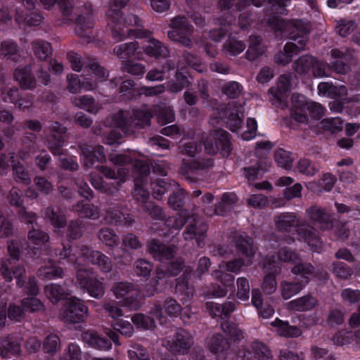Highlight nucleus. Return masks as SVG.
<instances>
[{
  "label": "nucleus",
  "mask_w": 360,
  "mask_h": 360,
  "mask_svg": "<svg viewBox=\"0 0 360 360\" xmlns=\"http://www.w3.org/2000/svg\"><path fill=\"white\" fill-rule=\"evenodd\" d=\"M108 26L112 30L114 38L123 40L127 36H134L136 38H146V44L141 43L145 53L155 58H166L169 56V51L160 41L155 39L152 36L139 28L134 29V26L141 25V20L136 15H130L124 20L121 19V13L117 9L113 8V5L108 10Z\"/></svg>",
  "instance_id": "nucleus-1"
},
{
  "label": "nucleus",
  "mask_w": 360,
  "mask_h": 360,
  "mask_svg": "<svg viewBox=\"0 0 360 360\" xmlns=\"http://www.w3.org/2000/svg\"><path fill=\"white\" fill-rule=\"evenodd\" d=\"M148 249L153 257L158 260L169 259L174 252V248L166 247L160 242L152 240L148 243Z\"/></svg>",
  "instance_id": "nucleus-34"
},
{
  "label": "nucleus",
  "mask_w": 360,
  "mask_h": 360,
  "mask_svg": "<svg viewBox=\"0 0 360 360\" xmlns=\"http://www.w3.org/2000/svg\"><path fill=\"white\" fill-rule=\"evenodd\" d=\"M244 112L245 109L241 104L231 101L226 106L224 112L221 113L220 118L224 120L230 130L239 133Z\"/></svg>",
  "instance_id": "nucleus-13"
},
{
  "label": "nucleus",
  "mask_w": 360,
  "mask_h": 360,
  "mask_svg": "<svg viewBox=\"0 0 360 360\" xmlns=\"http://www.w3.org/2000/svg\"><path fill=\"white\" fill-rule=\"evenodd\" d=\"M268 23L271 29L276 32L280 31L281 36H289L297 43L296 44L294 42H288L284 46L283 51L276 55L275 59L277 63L286 65L291 61L295 54L304 49L307 41V34L309 31V27L302 21L295 20L287 22L275 15L269 19Z\"/></svg>",
  "instance_id": "nucleus-2"
},
{
  "label": "nucleus",
  "mask_w": 360,
  "mask_h": 360,
  "mask_svg": "<svg viewBox=\"0 0 360 360\" xmlns=\"http://www.w3.org/2000/svg\"><path fill=\"white\" fill-rule=\"evenodd\" d=\"M357 23L350 19H340L336 20L335 30L342 37H347L357 29Z\"/></svg>",
  "instance_id": "nucleus-40"
},
{
  "label": "nucleus",
  "mask_w": 360,
  "mask_h": 360,
  "mask_svg": "<svg viewBox=\"0 0 360 360\" xmlns=\"http://www.w3.org/2000/svg\"><path fill=\"white\" fill-rule=\"evenodd\" d=\"M189 81L186 76L181 72H177L176 75L175 81H171L169 83V90L173 93L181 91L184 87L187 86Z\"/></svg>",
  "instance_id": "nucleus-61"
},
{
  "label": "nucleus",
  "mask_w": 360,
  "mask_h": 360,
  "mask_svg": "<svg viewBox=\"0 0 360 360\" xmlns=\"http://www.w3.org/2000/svg\"><path fill=\"white\" fill-rule=\"evenodd\" d=\"M51 135L48 139L49 148L53 155H61V147L65 142L63 134L65 132V128L56 122L51 125Z\"/></svg>",
  "instance_id": "nucleus-24"
},
{
  "label": "nucleus",
  "mask_w": 360,
  "mask_h": 360,
  "mask_svg": "<svg viewBox=\"0 0 360 360\" xmlns=\"http://www.w3.org/2000/svg\"><path fill=\"white\" fill-rule=\"evenodd\" d=\"M314 58L309 56H305L300 58L295 62V70L300 74H305L308 72L309 69L312 68V65L314 63Z\"/></svg>",
  "instance_id": "nucleus-62"
},
{
  "label": "nucleus",
  "mask_w": 360,
  "mask_h": 360,
  "mask_svg": "<svg viewBox=\"0 0 360 360\" xmlns=\"http://www.w3.org/2000/svg\"><path fill=\"white\" fill-rule=\"evenodd\" d=\"M45 217L48 218L51 224L56 229L63 227L65 224V219L60 210L57 209L55 210L52 207H48L44 213Z\"/></svg>",
  "instance_id": "nucleus-54"
},
{
  "label": "nucleus",
  "mask_w": 360,
  "mask_h": 360,
  "mask_svg": "<svg viewBox=\"0 0 360 360\" xmlns=\"http://www.w3.org/2000/svg\"><path fill=\"white\" fill-rule=\"evenodd\" d=\"M201 145L192 140L184 143L182 153L186 154L190 159H184L182 169L186 172H193L200 169L206 168L212 165V161L207 160L202 163L194 159L195 155L200 150Z\"/></svg>",
  "instance_id": "nucleus-11"
},
{
  "label": "nucleus",
  "mask_w": 360,
  "mask_h": 360,
  "mask_svg": "<svg viewBox=\"0 0 360 360\" xmlns=\"http://www.w3.org/2000/svg\"><path fill=\"white\" fill-rule=\"evenodd\" d=\"M204 144L206 152L210 155L220 153L223 156H228L231 150L229 135L224 129L210 132Z\"/></svg>",
  "instance_id": "nucleus-8"
},
{
  "label": "nucleus",
  "mask_w": 360,
  "mask_h": 360,
  "mask_svg": "<svg viewBox=\"0 0 360 360\" xmlns=\"http://www.w3.org/2000/svg\"><path fill=\"white\" fill-rule=\"evenodd\" d=\"M245 49V44L234 37H229L224 45V50L229 56H237Z\"/></svg>",
  "instance_id": "nucleus-51"
},
{
  "label": "nucleus",
  "mask_w": 360,
  "mask_h": 360,
  "mask_svg": "<svg viewBox=\"0 0 360 360\" xmlns=\"http://www.w3.org/2000/svg\"><path fill=\"white\" fill-rule=\"evenodd\" d=\"M139 176H137L135 180V189L134 192V196L138 201L146 202L149 196V193L148 190L144 187L145 181H143V177L148 173L147 172L146 174H141L140 172H138Z\"/></svg>",
  "instance_id": "nucleus-47"
},
{
  "label": "nucleus",
  "mask_w": 360,
  "mask_h": 360,
  "mask_svg": "<svg viewBox=\"0 0 360 360\" xmlns=\"http://www.w3.org/2000/svg\"><path fill=\"white\" fill-rule=\"evenodd\" d=\"M275 160L279 167L285 169H290L292 167L293 158L292 155L283 149H278L276 151Z\"/></svg>",
  "instance_id": "nucleus-55"
},
{
  "label": "nucleus",
  "mask_w": 360,
  "mask_h": 360,
  "mask_svg": "<svg viewBox=\"0 0 360 360\" xmlns=\"http://www.w3.org/2000/svg\"><path fill=\"white\" fill-rule=\"evenodd\" d=\"M237 297L241 301H248L250 297V285L248 280L245 277L237 279Z\"/></svg>",
  "instance_id": "nucleus-60"
},
{
  "label": "nucleus",
  "mask_w": 360,
  "mask_h": 360,
  "mask_svg": "<svg viewBox=\"0 0 360 360\" xmlns=\"http://www.w3.org/2000/svg\"><path fill=\"white\" fill-rule=\"evenodd\" d=\"M188 226L184 232V238L186 240L195 239L198 247H201L205 238V233L207 231V225L194 217L188 219Z\"/></svg>",
  "instance_id": "nucleus-21"
},
{
  "label": "nucleus",
  "mask_w": 360,
  "mask_h": 360,
  "mask_svg": "<svg viewBox=\"0 0 360 360\" xmlns=\"http://www.w3.org/2000/svg\"><path fill=\"white\" fill-rule=\"evenodd\" d=\"M39 1L46 9L51 8L56 1V0ZM22 5L25 9L16 11L15 20L19 24L25 22L30 26L38 25L41 22L42 17L37 12L32 11L35 7L34 1L22 0Z\"/></svg>",
  "instance_id": "nucleus-9"
},
{
  "label": "nucleus",
  "mask_w": 360,
  "mask_h": 360,
  "mask_svg": "<svg viewBox=\"0 0 360 360\" xmlns=\"http://www.w3.org/2000/svg\"><path fill=\"white\" fill-rule=\"evenodd\" d=\"M82 338L84 342L99 350H109L112 347L110 342L92 331L83 333Z\"/></svg>",
  "instance_id": "nucleus-33"
},
{
  "label": "nucleus",
  "mask_w": 360,
  "mask_h": 360,
  "mask_svg": "<svg viewBox=\"0 0 360 360\" xmlns=\"http://www.w3.org/2000/svg\"><path fill=\"white\" fill-rule=\"evenodd\" d=\"M34 55L41 60H46L51 54L50 44L43 40H36L32 43Z\"/></svg>",
  "instance_id": "nucleus-50"
},
{
  "label": "nucleus",
  "mask_w": 360,
  "mask_h": 360,
  "mask_svg": "<svg viewBox=\"0 0 360 360\" xmlns=\"http://www.w3.org/2000/svg\"><path fill=\"white\" fill-rule=\"evenodd\" d=\"M11 264V262L10 260L4 262L1 265V270H2V276L4 278L8 281L11 282L13 279V276L18 278L17 283L19 286H22L24 281L20 279V277L25 273V270L22 266H16L15 270L13 271L11 273V271H8V266Z\"/></svg>",
  "instance_id": "nucleus-41"
},
{
  "label": "nucleus",
  "mask_w": 360,
  "mask_h": 360,
  "mask_svg": "<svg viewBox=\"0 0 360 360\" xmlns=\"http://www.w3.org/2000/svg\"><path fill=\"white\" fill-rule=\"evenodd\" d=\"M207 347L211 352L222 354L231 347V344L221 335H217L210 340Z\"/></svg>",
  "instance_id": "nucleus-38"
},
{
  "label": "nucleus",
  "mask_w": 360,
  "mask_h": 360,
  "mask_svg": "<svg viewBox=\"0 0 360 360\" xmlns=\"http://www.w3.org/2000/svg\"><path fill=\"white\" fill-rule=\"evenodd\" d=\"M30 67L19 68L16 69L14 77L20 86L25 89H30L34 86L35 81L30 74Z\"/></svg>",
  "instance_id": "nucleus-37"
},
{
  "label": "nucleus",
  "mask_w": 360,
  "mask_h": 360,
  "mask_svg": "<svg viewBox=\"0 0 360 360\" xmlns=\"http://www.w3.org/2000/svg\"><path fill=\"white\" fill-rule=\"evenodd\" d=\"M333 69L338 73L344 74L349 69V64L353 58L352 52L345 48L341 49H333L330 53Z\"/></svg>",
  "instance_id": "nucleus-20"
},
{
  "label": "nucleus",
  "mask_w": 360,
  "mask_h": 360,
  "mask_svg": "<svg viewBox=\"0 0 360 360\" xmlns=\"http://www.w3.org/2000/svg\"><path fill=\"white\" fill-rule=\"evenodd\" d=\"M140 155L135 152H127L124 154H110V161L116 165H125L134 162L136 172L146 174L149 172L150 167L148 163L139 160Z\"/></svg>",
  "instance_id": "nucleus-17"
},
{
  "label": "nucleus",
  "mask_w": 360,
  "mask_h": 360,
  "mask_svg": "<svg viewBox=\"0 0 360 360\" xmlns=\"http://www.w3.org/2000/svg\"><path fill=\"white\" fill-rule=\"evenodd\" d=\"M307 212L310 219L317 224L321 229H328L332 227L330 217L324 209L312 206Z\"/></svg>",
  "instance_id": "nucleus-27"
},
{
  "label": "nucleus",
  "mask_w": 360,
  "mask_h": 360,
  "mask_svg": "<svg viewBox=\"0 0 360 360\" xmlns=\"http://www.w3.org/2000/svg\"><path fill=\"white\" fill-rule=\"evenodd\" d=\"M297 231L299 239H304L311 248L312 250L319 252L322 248V243L317 236L316 232L311 227L305 225L300 226Z\"/></svg>",
  "instance_id": "nucleus-28"
},
{
  "label": "nucleus",
  "mask_w": 360,
  "mask_h": 360,
  "mask_svg": "<svg viewBox=\"0 0 360 360\" xmlns=\"http://www.w3.org/2000/svg\"><path fill=\"white\" fill-rule=\"evenodd\" d=\"M38 276L41 279L46 280L60 278L63 276V269L49 262V265H45L39 269Z\"/></svg>",
  "instance_id": "nucleus-46"
},
{
  "label": "nucleus",
  "mask_w": 360,
  "mask_h": 360,
  "mask_svg": "<svg viewBox=\"0 0 360 360\" xmlns=\"http://www.w3.org/2000/svg\"><path fill=\"white\" fill-rule=\"evenodd\" d=\"M271 330L276 332L278 335L285 338H295L300 335L301 330L295 326H290L288 322L276 319L271 323Z\"/></svg>",
  "instance_id": "nucleus-31"
},
{
  "label": "nucleus",
  "mask_w": 360,
  "mask_h": 360,
  "mask_svg": "<svg viewBox=\"0 0 360 360\" xmlns=\"http://www.w3.org/2000/svg\"><path fill=\"white\" fill-rule=\"evenodd\" d=\"M293 118L298 122H307V110L310 101H307L303 95L293 94L292 98Z\"/></svg>",
  "instance_id": "nucleus-26"
},
{
  "label": "nucleus",
  "mask_w": 360,
  "mask_h": 360,
  "mask_svg": "<svg viewBox=\"0 0 360 360\" xmlns=\"http://www.w3.org/2000/svg\"><path fill=\"white\" fill-rule=\"evenodd\" d=\"M297 168L302 174L308 176H314L320 169V167L315 163H312L307 159H302L297 162Z\"/></svg>",
  "instance_id": "nucleus-58"
},
{
  "label": "nucleus",
  "mask_w": 360,
  "mask_h": 360,
  "mask_svg": "<svg viewBox=\"0 0 360 360\" xmlns=\"http://www.w3.org/2000/svg\"><path fill=\"white\" fill-rule=\"evenodd\" d=\"M323 131L336 133L342 129V120L340 117L324 119L319 123Z\"/></svg>",
  "instance_id": "nucleus-59"
},
{
  "label": "nucleus",
  "mask_w": 360,
  "mask_h": 360,
  "mask_svg": "<svg viewBox=\"0 0 360 360\" xmlns=\"http://www.w3.org/2000/svg\"><path fill=\"white\" fill-rule=\"evenodd\" d=\"M297 85V79L290 74L281 75L276 86L271 87L269 92L272 96L274 105L283 108L286 106L285 98L289 92Z\"/></svg>",
  "instance_id": "nucleus-10"
},
{
  "label": "nucleus",
  "mask_w": 360,
  "mask_h": 360,
  "mask_svg": "<svg viewBox=\"0 0 360 360\" xmlns=\"http://www.w3.org/2000/svg\"><path fill=\"white\" fill-rule=\"evenodd\" d=\"M172 30L168 32V37L173 41L180 42L185 46H190L192 44L191 39L187 34L191 32L192 26L190 25L184 17H176L171 22Z\"/></svg>",
  "instance_id": "nucleus-14"
},
{
  "label": "nucleus",
  "mask_w": 360,
  "mask_h": 360,
  "mask_svg": "<svg viewBox=\"0 0 360 360\" xmlns=\"http://www.w3.org/2000/svg\"><path fill=\"white\" fill-rule=\"evenodd\" d=\"M237 202V196L233 193H224L221 197V200L214 210L216 214H223L225 210L231 207Z\"/></svg>",
  "instance_id": "nucleus-56"
},
{
  "label": "nucleus",
  "mask_w": 360,
  "mask_h": 360,
  "mask_svg": "<svg viewBox=\"0 0 360 360\" xmlns=\"http://www.w3.org/2000/svg\"><path fill=\"white\" fill-rule=\"evenodd\" d=\"M73 105L84 109L91 113H97L100 110V105L96 103L95 99L89 95L75 96L71 98Z\"/></svg>",
  "instance_id": "nucleus-35"
},
{
  "label": "nucleus",
  "mask_w": 360,
  "mask_h": 360,
  "mask_svg": "<svg viewBox=\"0 0 360 360\" xmlns=\"http://www.w3.org/2000/svg\"><path fill=\"white\" fill-rule=\"evenodd\" d=\"M93 26L94 21L91 17L80 15L76 22L75 33L89 43L92 37Z\"/></svg>",
  "instance_id": "nucleus-30"
},
{
  "label": "nucleus",
  "mask_w": 360,
  "mask_h": 360,
  "mask_svg": "<svg viewBox=\"0 0 360 360\" xmlns=\"http://www.w3.org/2000/svg\"><path fill=\"white\" fill-rule=\"evenodd\" d=\"M128 356L130 360H150L149 354L144 348L135 345L128 351Z\"/></svg>",
  "instance_id": "nucleus-64"
},
{
  "label": "nucleus",
  "mask_w": 360,
  "mask_h": 360,
  "mask_svg": "<svg viewBox=\"0 0 360 360\" xmlns=\"http://www.w3.org/2000/svg\"><path fill=\"white\" fill-rule=\"evenodd\" d=\"M278 258L283 262H291L295 265L292 269L293 274L299 276L295 283L283 281L281 283V295L285 300H288L297 294L309 281V276L313 272V266L309 264L300 263L298 255L287 247H282L278 251Z\"/></svg>",
  "instance_id": "nucleus-4"
},
{
  "label": "nucleus",
  "mask_w": 360,
  "mask_h": 360,
  "mask_svg": "<svg viewBox=\"0 0 360 360\" xmlns=\"http://www.w3.org/2000/svg\"><path fill=\"white\" fill-rule=\"evenodd\" d=\"M44 293L47 298L54 303L70 295V290L64 289L63 287L56 284L51 283L46 285Z\"/></svg>",
  "instance_id": "nucleus-39"
},
{
  "label": "nucleus",
  "mask_w": 360,
  "mask_h": 360,
  "mask_svg": "<svg viewBox=\"0 0 360 360\" xmlns=\"http://www.w3.org/2000/svg\"><path fill=\"white\" fill-rule=\"evenodd\" d=\"M317 300L312 296H303L288 302V307L291 310L304 311L311 310L317 305Z\"/></svg>",
  "instance_id": "nucleus-36"
},
{
  "label": "nucleus",
  "mask_w": 360,
  "mask_h": 360,
  "mask_svg": "<svg viewBox=\"0 0 360 360\" xmlns=\"http://www.w3.org/2000/svg\"><path fill=\"white\" fill-rule=\"evenodd\" d=\"M152 115L147 110H136L134 112V116L131 121V124L138 125L144 127L150 124ZM128 122L125 120V115L122 111H118L112 116L107 118L105 125L113 128L108 133L104 140V143L108 145H113L118 143L119 139L123 134L127 132V125Z\"/></svg>",
  "instance_id": "nucleus-5"
},
{
  "label": "nucleus",
  "mask_w": 360,
  "mask_h": 360,
  "mask_svg": "<svg viewBox=\"0 0 360 360\" xmlns=\"http://www.w3.org/2000/svg\"><path fill=\"white\" fill-rule=\"evenodd\" d=\"M75 210L78 212L82 217L96 219L98 217L97 207L88 204L86 200L78 203L75 207Z\"/></svg>",
  "instance_id": "nucleus-52"
},
{
  "label": "nucleus",
  "mask_w": 360,
  "mask_h": 360,
  "mask_svg": "<svg viewBox=\"0 0 360 360\" xmlns=\"http://www.w3.org/2000/svg\"><path fill=\"white\" fill-rule=\"evenodd\" d=\"M98 237L108 246L113 247L117 245L118 238L110 229H102L98 233Z\"/></svg>",
  "instance_id": "nucleus-63"
},
{
  "label": "nucleus",
  "mask_w": 360,
  "mask_h": 360,
  "mask_svg": "<svg viewBox=\"0 0 360 360\" xmlns=\"http://www.w3.org/2000/svg\"><path fill=\"white\" fill-rule=\"evenodd\" d=\"M82 159L86 168L92 167L96 162H103L106 158L101 146L91 147L84 146L82 148Z\"/></svg>",
  "instance_id": "nucleus-23"
},
{
  "label": "nucleus",
  "mask_w": 360,
  "mask_h": 360,
  "mask_svg": "<svg viewBox=\"0 0 360 360\" xmlns=\"http://www.w3.org/2000/svg\"><path fill=\"white\" fill-rule=\"evenodd\" d=\"M192 344V336L184 330H180L172 338H169L164 342L169 351L182 354L187 352Z\"/></svg>",
  "instance_id": "nucleus-19"
},
{
  "label": "nucleus",
  "mask_w": 360,
  "mask_h": 360,
  "mask_svg": "<svg viewBox=\"0 0 360 360\" xmlns=\"http://www.w3.org/2000/svg\"><path fill=\"white\" fill-rule=\"evenodd\" d=\"M336 182V178L330 173L323 174L319 183L310 181L306 184V187L314 193H321L323 191H330Z\"/></svg>",
  "instance_id": "nucleus-29"
},
{
  "label": "nucleus",
  "mask_w": 360,
  "mask_h": 360,
  "mask_svg": "<svg viewBox=\"0 0 360 360\" xmlns=\"http://www.w3.org/2000/svg\"><path fill=\"white\" fill-rule=\"evenodd\" d=\"M60 349V342L58 336L53 333L48 335L44 341L43 349L44 352L53 355Z\"/></svg>",
  "instance_id": "nucleus-53"
},
{
  "label": "nucleus",
  "mask_w": 360,
  "mask_h": 360,
  "mask_svg": "<svg viewBox=\"0 0 360 360\" xmlns=\"http://www.w3.org/2000/svg\"><path fill=\"white\" fill-rule=\"evenodd\" d=\"M89 252L88 248L82 247L79 252H77V255H76V250H74L73 253L70 254L69 249L64 248V250L60 252L59 257L60 259L70 257V260L75 262L77 269V278L79 285L86 288L91 297L99 299L102 297L105 293V285L102 281L96 278L91 271L82 266L86 263V257Z\"/></svg>",
  "instance_id": "nucleus-3"
},
{
  "label": "nucleus",
  "mask_w": 360,
  "mask_h": 360,
  "mask_svg": "<svg viewBox=\"0 0 360 360\" xmlns=\"http://www.w3.org/2000/svg\"><path fill=\"white\" fill-rule=\"evenodd\" d=\"M10 162L13 167V174L15 178L25 184L30 183V178L28 172L25 169L24 167L19 162L16 163L14 156L11 155L9 160H7L5 155L0 156V173L4 174Z\"/></svg>",
  "instance_id": "nucleus-25"
},
{
  "label": "nucleus",
  "mask_w": 360,
  "mask_h": 360,
  "mask_svg": "<svg viewBox=\"0 0 360 360\" xmlns=\"http://www.w3.org/2000/svg\"><path fill=\"white\" fill-rule=\"evenodd\" d=\"M307 122L304 123L309 124L310 125H313V123L311 120H309L308 115H310V117L311 120L318 121L323 115L324 109L322 105L319 103H314L310 101L307 106Z\"/></svg>",
  "instance_id": "nucleus-57"
},
{
  "label": "nucleus",
  "mask_w": 360,
  "mask_h": 360,
  "mask_svg": "<svg viewBox=\"0 0 360 360\" xmlns=\"http://www.w3.org/2000/svg\"><path fill=\"white\" fill-rule=\"evenodd\" d=\"M87 314L88 308L81 300L73 297L67 300L61 316L66 321L75 323L84 321Z\"/></svg>",
  "instance_id": "nucleus-12"
},
{
  "label": "nucleus",
  "mask_w": 360,
  "mask_h": 360,
  "mask_svg": "<svg viewBox=\"0 0 360 360\" xmlns=\"http://www.w3.org/2000/svg\"><path fill=\"white\" fill-rule=\"evenodd\" d=\"M151 317L145 316L142 314H136L131 317V321L136 328L148 330L152 329L155 326V322L158 321L160 323H163L161 309L158 307H154L150 311Z\"/></svg>",
  "instance_id": "nucleus-22"
},
{
  "label": "nucleus",
  "mask_w": 360,
  "mask_h": 360,
  "mask_svg": "<svg viewBox=\"0 0 360 360\" xmlns=\"http://www.w3.org/2000/svg\"><path fill=\"white\" fill-rule=\"evenodd\" d=\"M89 259L91 264H97L103 271L108 272L112 269L109 258L98 251H91Z\"/></svg>",
  "instance_id": "nucleus-45"
},
{
  "label": "nucleus",
  "mask_w": 360,
  "mask_h": 360,
  "mask_svg": "<svg viewBox=\"0 0 360 360\" xmlns=\"http://www.w3.org/2000/svg\"><path fill=\"white\" fill-rule=\"evenodd\" d=\"M83 75V81H81L78 75L70 74L67 75V89L71 94L81 92L82 88L86 91H91L98 86L99 82L105 81L108 77V72L100 66L96 60L91 61L85 67Z\"/></svg>",
  "instance_id": "nucleus-6"
},
{
  "label": "nucleus",
  "mask_w": 360,
  "mask_h": 360,
  "mask_svg": "<svg viewBox=\"0 0 360 360\" xmlns=\"http://www.w3.org/2000/svg\"><path fill=\"white\" fill-rule=\"evenodd\" d=\"M264 51V48L261 44V39L259 37L252 36L250 39V45L246 52L248 60H254Z\"/></svg>",
  "instance_id": "nucleus-49"
},
{
  "label": "nucleus",
  "mask_w": 360,
  "mask_h": 360,
  "mask_svg": "<svg viewBox=\"0 0 360 360\" xmlns=\"http://www.w3.org/2000/svg\"><path fill=\"white\" fill-rule=\"evenodd\" d=\"M139 46V44L137 41L117 45L114 48V53L119 58L127 59L136 56V51Z\"/></svg>",
  "instance_id": "nucleus-43"
},
{
  "label": "nucleus",
  "mask_w": 360,
  "mask_h": 360,
  "mask_svg": "<svg viewBox=\"0 0 360 360\" xmlns=\"http://www.w3.org/2000/svg\"><path fill=\"white\" fill-rule=\"evenodd\" d=\"M282 262L279 259L278 256L277 259L274 256H268L266 259L264 269L266 275L264 277L263 289L268 294L274 292L276 289L277 284L275 275L280 272Z\"/></svg>",
  "instance_id": "nucleus-16"
},
{
  "label": "nucleus",
  "mask_w": 360,
  "mask_h": 360,
  "mask_svg": "<svg viewBox=\"0 0 360 360\" xmlns=\"http://www.w3.org/2000/svg\"><path fill=\"white\" fill-rule=\"evenodd\" d=\"M117 300H122V305L130 309H137L140 307V302L137 297L129 295L134 291V285L128 282L115 283L111 289Z\"/></svg>",
  "instance_id": "nucleus-15"
},
{
  "label": "nucleus",
  "mask_w": 360,
  "mask_h": 360,
  "mask_svg": "<svg viewBox=\"0 0 360 360\" xmlns=\"http://www.w3.org/2000/svg\"><path fill=\"white\" fill-rule=\"evenodd\" d=\"M20 342L16 338L8 336L0 343V354L4 358H11L20 352Z\"/></svg>",
  "instance_id": "nucleus-32"
},
{
  "label": "nucleus",
  "mask_w": 360,
  "mask_h": 360,
  "mask_svg": "<svg viewBox=\"0 0 360 360\" xmlns=\"http://www.w3.org/2000/svg\"><path fill=\"white\" fill-rule=\"evenodd\" d=\"M236 245L243 256L245 257L244 261L235 259L229 262H222L219 264V269L238 274L242 266H250L253 263L255 251L253 247L252 239L249 237L239 236L236 240Z\"/></svg>",
  "instance_id": "nucleus-7"
},
{
  "label": "nucleus",
  "mask_w": 360,
  "mask_h": 360,
  "mask_svg": "<svg viewBox=\"0 0 360 360\" xmlns=\"http://www.w3.org/2000/svg\"><path fill=\"white\" fill-rule=\"evenodd\" d=\"M98 169L107 178L117 179L118 182L115 186L117 188L126 181V178L128 174V172L124 168H120L117 172L111 168L105 166H101Z\"/></svg>",
  "instance_id": "nucleus-42"
},
{
  "label": "nucleus",
  "mask_w": 360,
  "mask_h": 360,
  "mask_svg": "<svg viewBox=\"0 0 360 360\" xmlns=\"http://www.w3.org/2000/svg\"><path fill=\"white\" fill-rule=\"evenodd\" d=\"M333 94L331 98H335L343 101L341 105L337 104L336 102H332L329 104L330 108L331 110L335 112H340L342 110V105L345 103L347 101V98L346 97L347 94V89L345 86H334ZM350 101L348 100V102Z\"/></svg>",
  "instance_id": "nucleus-44"
},
{
  "label": "nucleus",
  "mask_w": 360,
  "mask_h": 360,
  "mask_svg": "<svg viewBox=\"0 0 360 360\" xmlns=\"http://www.w3.org/2000/svg\"><path fill=\"white\" fill-rule=\"evenodd\" d=\"M181 262L176 260L175 263H172L168 269V272L165 273L162 269L157 270V276L150 282L144 292L145 296H152L157 292L161 291L165 286L167 281L165 277L169 274L171 276H176L180 271Z\"/></svg>",
  "instance_id": "nucleus-18"
},
{
  "label": "nucleus",
  "mask_w": 360,
  "mask_h": 360,
  "mask_svg": "<svg viewBox=\"0 0 360 360\" xmlns=\"http://www.w3.org/2000/svg\"><path fill=\"white\" fill-rule=\"evenodd\" d=\"M295 222V216L292 214H282L275 217L276 226L282 232L290 231Z\"/></svg>",
  "instance_id": "nucleus-48"
}]
</instances>
